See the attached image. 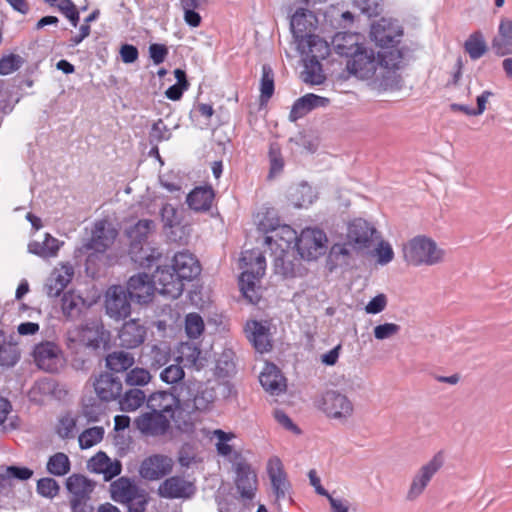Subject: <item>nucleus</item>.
<instances>
[{"mask_svg":"<svg viewBox=\"0 0 512 512\" xmlns=\"http://www.w3.org/2000/svg\"><path fill=\"white\" fill-rule=\"evenodd\" d=\"M402 57L400 49L376 54L373 49L363 46L347 61L346 68L356 78L371 80L378 89L387 90L397 87L400 82L397 70Z\"/></svg>","mask_w":512,"mask_h":512,"instance_id":"1","label":"nucleus"},{"mask_svg":"<svg viewBox=\"0 0 512 512\" xmlns=\"http://www.w3.org/2000/svg\"><path fill=\"white\" fill-rule=\"evenodd\" d=\"M378 238L375 226L363 218L347 223L344 242L332 246L330 256L341 264H348L355 254L368 249Z\"/></svg>","mask_w":512,"mask_h":512,"instance_id":"2","label":"nucleus"},{"mask_svg":"<svg viewBox=\"0 0 512 512\" xmlns=\"http://www.w3.org/2000/svg\"><path fill=\"white\" fill-rule=\"evenodd\" d=\"M403 259L412 267L436 266L446 259V250L431 237L417 235L402 246Z\"/></svg>","mask_w":512,"mask_h":512,"instance_id":"3","label":"nucleus"},{"mask_svg":"<svg viewBox=\"0 0 512 512\" xmlns=\"http://www.w3.org/2000/svg\"><path fill=\"white\" fill-rule=\"evenodd\" d=\"M240 268L242 269L239 277L240 290L250 303L256 304L260 300L258 283L266 269L265 257L258 249L246 250L240 257Z\"/></svg>","mask_w":512,"mask_h":512,"instance_id":"4","label":"nucleus"},{"mask_svg":"<svg viewBox=\"0 0 512 512\" xmlns=\"http://www.w3.org/2000/svg\"><path fill=\"white\" fill-rule=\"evenodd\" d=\"M317 407L327 418L340 424L348 423L355 415L353 401L338 390L325 391L318 399Z\"/></svg>","mask_w":512,"mask_h":512,"instance_id":"5","label":"nucleus"},{"mask_svg":"<svg viewBox=\"0 0 512 512\" xmlns=\"http://www.w3.org/2000/svg\"><path fill=\"white\" fill-rule=\"evenodd\" d=\"M443 465L444 455L442 452H437L414 474L405 494V499L409 502L416 501L425 492L430 481Z\"/></svg>","mask_w":512,"mask_h":512,"instance_id":"6","label":"nucleus"},{"mask_svg":"<svg viewBox=\"0 0 512 512\" xmlns=\"http://www.w3.org/2000/svg\"><path fill=\"white\" fill-rule=\"evenodd\" d=\"M327 241L323 230L307 227L299 234L295 248L302 259L315 260L325 253Z\"/></svg>","mask_w":512,"mask_h":512,"instance_id":"7","label":"nucleus"},{"mask_svg":"<svg viewBox=\"0 0 512 512\" xmlns=\"http://www.w3.org/2000/svg\"><path fill=\"white\" fill-rule=\"evenodd\" d=\"M235 472V486L241 498L252 500L257 490V475L240 452L231 460Z\"/></svg>","mask_w":512,"mask_h":512,"instance_id":"8","label":"nucleus"},{"mask_svg":"<svg viewBox=\"0 0 512 512\" xmlns=\"http://www.w3.org/2000/svg\"><path fill=\"white\" fill-rule=\"evenodd\" d=\"M403 30L397 21L392 19L381 18L372 24L370 37L375 44L385 51L398 49L401 42Z\"/></svg>","mask_w":512,"mask_h":512,"instance_id":"9","label":"nucleus"},{"mask_svg":"<svg viewBox=\"0 0 512 512\" xmlns=\"http://www.w3.org/2000/svg\"><path fill=\"white\" fill-rule=\"evenodd\" d=\"M66 340L70 348L78 346L98 348L103 341V326L94 321L75 326L67 331Z\"/></svg>","mask_w":512,"mask_h":512,"instance_id":"10","label":"nucleus"},{"mask_svg":"<svg viewBox=\"0 0 512 512\" xmlns=\"http://www.w3.org/2000/svg\"><path fill=\"white\" fill-rule=\"evenodd\" d=\"M33 358L39 369L54 373L63 366V354L59 346L53 342L37 344L33 350Z\"/></svg>","mask_w":512,"mask_h":512,"instance_id":"11","label":"nucleus"},{"mask_svg":"<svg viewBox=\"0 0 512 512\" xmlns=\"http://www.w3.org/2000/svg\"><path fill=\"white\" fill-rule=\"evenodd\" d=\"M196 491L195 481L178 475L166 478L158 487V495L166 499H191Z\"/></svg>","mask_w":512,"mask_h":512,"instance_id":"12","label":"nucleus"},{"mask_svg":"<svg viewBox=\"0 0 512 512\" xmlns=\"http://www.w3.org/2000/svg\"><path fill=\"white\" fill-rule=\"evenodd\" d=\"M118 231L108 219H100L94 222L91 238L86 244L88 250L104 253L114 243Z\"/></svg>","mask_w":512,"mask_h":512,"instance_id":"13","label":"nucleus"},{"mask_svg":"<svg viewBox=\"0 0 512 512\" xmlns=\"http://www.w3.org/2000/svg\"><path fill=\"white\" fill-rule=\"evenodd\" d=\"M174 467V461L164 454H153L146 457L139 466V475L148 481L159 480L170 474Z\"/></svg>","mask_w":512,"mask_h":512,"instance_id":"14","label":"nucleus"},{"mask_svg":"<svg viewBox=\"0 0 512 512\" xmlns=\"http://www.w3.org/2000/svg\"><path fill=\"white\" fill-rule=\"evenodd\" d=\"M266 471L276 499L286 498L290 492L291 483L281 459L278 456L270 457L266 464Z\"/></svg>","mask_w":512,"mask_h":512,"instance_id":"15","label":"nucleus"},{"mask_svg":"<svg viewBox=\"0 0 512 512\" xmlns=\"http://www.w3.org/2000/svg\"><path fill=\"white\" fill-rule=\"evenodd\" d=\"M152 281L155 283V290L172 299L178 298L184 290V283L180 281L172 268L167 266L158 267Z\"/></svg>","mask_w":512,"mask_h":512,"instance_id":"16","label":"nucleus"},{"mask_svg":"<svg viewBox=\"0 0 512 512\" xmlns=\"http://www.w3.org/2000/svg\"><path fill=\"white\" fill-rule=\"evenodd\" d=\"M105 298L106 312L110 317L122 319L130 315V301L122 286L113 285L108 288Z\"/></svg>","mask_w":512,"mask_h":512,"instance_id":"17","label":"nucleus"},{"mask_svg":"<svg viewBox=\"0 0 512 512\" xmlns=\"http://www.w3.org/2000/svg\"><path fill=\"white\" fill-rule=\"evenodd\" d=\"M317 24V17L312 11L304 8L297 9L290 20V30L296 45L300 40H305L308 35H313Z\"/></svg>","mask_w":512,"mask_h":512,"instance_id":"18","label":"nucleus"},{"mask_svg":"<svg viewBox=\"0 0 512 512\" xmlns=\"http://www.w3.org/2000/svg\"><path fill=\"white\" fill-rule=\"evenodd\" d=\"M491 49L498 57L512 56V17L499 19L497 32L491 39Z\"/></svg>","mask_w":512,"mask_h":512,"instance_id":"19","label":"nucleus"},{"mask_svg":"<svg viewBox=\"0 0 512 512\" xmlns=\"http://www.w3.org/2000/svg\"><path fill=\"white\" fill-rule=\"evenodd\" d=\"M135 425L146 436H161L168 431L170 420L164 414L151 411L139 415L135 419Z\"/></svg>","mask_w":512,"mask_h":512,"instance_id":"20","label":"nucleus"},{"mask_svg":"<svg viewBox=\"0 0 512 512\" xmlns=\"http://www.w3.org/2000/svg\"><path fill=\"white\" fill-rule=\"evenodd\" d=\"M74 268L70 263H62L55 267L45 283V291L49 297H58L72 281Z\"/></svg>","mask_w":512,"mask_h":512,"instance_id":"21","label":"nucleus"},{"mask_svg":"<svg viewBox=\"0 0 512 512\" xmlns=\"http://www.w3.org/2000/svg\"><path fill=\"white\" fill-rule=\"evenodd\" d=\"M127 292L131 299L139 303H148L154 295L155 283L146 273H138L129 278Z\"/></svg>","mask_w":512,"mask_h":512,"instance_id":"22","label":"nucleus"},{"mask_svg":"<svg viewBox=\"0 0 512 512\" xmlns=\"http://www.w3.org/2000/svg\"><path fill=\"white\" fill-rule=\"evenodd\" d=\"M171 268L181 282L194 279L201 271L198 260L188 251L176 253L173 257Z\"/></svg>","mask_w":512,"mask_h":512,"instance_id":"23","label":"nucleus"},{"mask_svg":"<svg viewBox=\"0 0 512 512\" xmlns=\"http://www.w3.org/2000/svg\"><path fill=\"white\" fill-rule=\"evenodd\" d=\"M363 36L359 33L339 32L332 38V47L340 55L351 59L364 45Z\"/></svg>","mask_w":512,"mask_h":512,"instance_id":"24","label":"nucleus"},{"mask_svg":"<svg viewBox=\"0 0 512 512\" xmlns=\"http://www.w3.org/2000/svg\"><path fill=\"white\" fill-rule=\"evenodd\" d=\"M299 53L307 59L322 60L330 53V46L318 35H308L305 40H300L297 44Z\"/></svg>","mask_w":512,"mask_h":512,"instance_id":"25","label":"nucleus"},{"mask_svg":"<svg viewBox=\"0 0 512 512\" xmlns=\"http://www.w3.org/2000/svg\"><path fill=\"white\" fill-rule=\"evenodd\" d=\"M329 103V98L322 97L313 93H308L294 102L289 114V120L295 122L307 115L313 109L326 107L329 105Z\"/></svg>","mask_w":512,"mask_h":512,"instance_id":"26","label":"nucleus"},{"mask_svg":"<svg viewBox=\"0 0 512 512\" xmlns=\"http://www.w3.org/2000/svg\"><path fill=\"white\" fill-rule=\"evenodd\" d=\"M177 361L183 367L201 370L206 364V358L202 353L200 347L195 343L182 342L178 347Z\"/></svg>","mask_w":512,"mask_h":512,"instance_id":"27","label":"nucleus"},{"mask_svg":"<svg viewBox=\"0 0 512 512\" xmlns=\"http://www.w3.org/2000/svg\"><path fill=\"white\" fill-rule=\"evenodd\" d=\"M146 336L145 327L138 320L125 322L119 331V341L122 347L133 349L140 346Z\"/></svg>","mask_w":512,"mask_h":512,"instance_id":"28","label":"nucleus"},{"mask_svg":"<svg viewBox=\"0 0 512 512\" xmlns=\"http://www.w3.org/2000/svg\"><path fill=\"white\" fill-rule=\"evenodd\" d=\"M94 390L101 400L111 401L121 394L122 382L109 373H102L94 381Z\"/></svg>","mask_w":512,"mask_h":512,"instance_id":"29","label":"nucleus"},{"mask_svg":"<svg viewBox=\"0 0 512 512\" xmlns=\"http://www.w3.org/2000/svg\"><path fill=\"white\" fill-rule=\"evenodd\" d=\"M245 333L257 352L264 353L271 349L269 329L261 322L256 320L248 321L245 326Z\"/></svg>","mask_w":512,"mask_h":512,"instance_id":"30","label":"nucleus"},{"mask_svg":"<svg viewBox=\"0 0 512 512\" xmlns=\"http://www.w3.org/2000/svg\"><path fill=\"white\" fill-rule=\"evenodd\" d=\"M88 468L94 473L102 474L105 480H110L121 473L122 465L119 460H112L100 451L89 460Z\"/></svg>","mask_w":512,"mask_h":512,"instance_id":"31","label":"nucleus"},{"mask_svg":"<svg viewBox=\"0 0 512 512\" xmlns=\"http://www.w3.org/2000/svg\"><path fill=\"white\" fill-rule=\"evenodd\" d=\"M274 270L276 274H280L285 278L296 277L300 274L301 263L296 260L291 249L279 250L275 249Z\"/></svg>","mask_w":512,"mask_h":512,"instance_id":"32","label":"nucleus"},{"mask_svg":"<svg viewBox=\"0 0 512 512\" xmlns=\"http://www.w3.org/2000/svg\"><path fill=\"white\" fill-rule=\"evenodd\" d=\"M296 231L288 226L282 225L273 230V235L265 237V243L269 246L272 254L279 250H287L292 248V244L297 241Z\"/></svg>","mask_w":512,"mask_h":512,"instance_id":"33","label":"nucleus"},{"mask_svg":"<svg viewBox=\"0 0 512 512\" xmlns=\"http://www.w3.org/2000/svg\"><path fill=\"white\" fill-rule=\"evenodd\" d=\"M262 387L272 395H279L286 389V381L278 367L267 363L259 376Z\"/></svg>","mask_w":512,"mask_h":512,"instance_id":"34","label":"nucleus"},{"mask_svg":"<svg viewBox=\"0 0 512 512\" xmlns=\"http://www.w3.org/2000/svg\"><path fill=\"white\" fill-rule=\"evenodd\" d=\"M69 497L91 498L96 483L84 475L72 474L65 482Z\"/></svg>","mask_w":512,"mask_h":512,"instance_id":"35","label":"nucleus"},{"mask_svg":"<svg viewBox=\"0 0 512 512\" xmlns=\"http://www.w3.org/2000/svg\"><path fill=\"white\" fill-rule=\"evenodd\" d=\"M140 491L133 481L125 477L117 479L110 486L111 498L122 504L133 500Z\"/></svg>","mask_w":512,"mask_h":512,"instance_id":"36","label":"nucleus"},{"mask_svg":"<svg viewBox=\"0 0 512 512\" xmlns=\"http://www.w3.org/2000/svg\"><path fill=\"white\" fill-rule=\"evenodd\" d=\"M63 244V241H60L49 233H45L44 240L42 242L31 241L28 244V251L41 258H53L57 256L58 251Z\"/></svg>","mask_w":512,"mask_h":512,"instance_id":"37","label":"nucleus"},{"mask_svg":"<svg viewBox=\"0 0 512 512\" xmlns=\"http://www.w3.org/2000/svg\"><path fill=\"white\" fill-rule=\"evenodd\" d=\"M212 187H196L187 196V204L194 211H208L214 199Z\"/></svg>","mask_w":512,"mask_h":512,"instance_id":"38","label":"nucleus"},{"mask_svg":"<svg viewBox=\"0 0 512 512\" xmlns=\"http://www.w3.org/2000/svg\"><path fill=\"white\" fill-rule=\"evenodd\" d=\"M178 399L166 391L152 393L147 399V407L156 413H170L177 406Z\"/></svg>","mask_w":512,"mask_h":512,"instance_id":"39","label":"nucleus"},{"mask_svg":"<svg viewBox=\"0 0 512 512\" xmlns=\"http://www.w3.org/2000/svg\"><path fill=\"white\" fill-rule=\"evenodd\" d=\"M86 307L85 299L74 291L64 293L62 297L61 309L65 317L69 320H75L80 317Z\"/></svg>","mask_w":512,"mask_h":512,"instance_id":"40","label":"nucleus"},{"mask_svg":"<svg viewBox=\"0 0 512 512\" xmlns=\"http://www.w3.org/2000/svg\"><path fill=\"white\" fill-rule=\"evenodd\" d=\"M134 363V356L125 351H114L106 357L107 368L115 373L127 371Z\"/></svg>","mask_w":512,"mask_h":512,"instance_id":"41","label":"nucleus"},{"mask_svg":"<svg viewBox=\"0 0 512 512\" xmlns=\"http://www.w3.org/2000/svg\"><path fill=\"white\" fill-rule=\"evenodd\" d=\"M464 49L472 60H478L488 50L485 37L481 31H475L469 35L464 43Z\"/></svg>","mask_w":512,"mask_h":512,"instance_id":"42","label":"nucleus"},{"mask_svg":"<svg viewBox=\"0 0 512 512\" xmlns=\"http://www.w3.org/2000/svg\"><path fill=\"white\" fill-rule=\"evenodd\" d=\"M302 79L305 83L311 85L322 84L326 77L323 73L320 61L304 58V70L302 72Z\"/></svg>","mask_w":512,"mask_h":512,"instance_id":"43","label":"nucleus"},{"mask_svg":"<svg viewBox=\"0 0 512 512\" xmlns=\"http://www.w3.org/2000/svg\"><path fill=\"white\" fill-rule=\"evenodd\" d=\"M316 199L313 188L307 183H301L290 193L291 203L298 208L308 207Z\"/></svg>","mask_w":512,"mask_h":512,"instance_id":"44","label":"nucleus"},{"mask_svg":"<svg viewBox=\"0 0 512 512\" xmlns=\"http://www.w3.org/2000/svg\"><path fill=\"white\" fill-rule=\"evenodd\" d=\"M71 462L69 457L63 452H57L49 457L46 470L49 474L57 477L64 476L69 473Z\"/></svg>","mask_w":512,"mask_h":512,"instance_id":"45","label":"nucleus"},{"mask_svg":"<svg viewBox=\"0 0 512 512\" xmlns=\"http://www.w3.org/2000/svg\"><path fill=\"white\" fill-rule=\"evenodd\" d=\"M212 436L217 439L215 443L217 453L222 457H229V461L231 462L233 454L236 451H233L229 442L233 440L236 435L233 432H225L221 429H216L212 432Z\"/></svg>","mask_w":512,"mask_h":512,"instance_id":"46","label":"nucleus"},{"mask_svg":"<svg viewBox=\"0 0 512 512\" xmlns=\"http://www.w3.org/2000/svg\"><path fill=\"white\" fill-rule=\"evenodd\" d=\"M146 396L140 389H130L120 400V408L122 411H135L145 401Z\"/></svg>","mask_w":512,"mask_h":512,"instance_id":"47","label":"nucleus"},{"mask_svg":"<svg viewBox=\"0 0 512 512\" xmlns=\"http://www.w3.org/2000/svg\"><path fill=\"white\" fill-rule=\"evenodd\" d=\"M155 229L153 220L142 219L139 220L128 231V236L133 242H141Z\"/></svg>","mask_w":512,"mask_h":512,"instance_id":"48","label":"nucleus"},{"mask_svg":"<svg viewBox=\"0 0 512 512\" xmlns=\"http://www.w3.org/2000/svg\"><path fill=\"white\" fill-rule=\"evenodd\" d=\"M261 101H268L274 93V74L272 68L264 64L260 81Z\"/></svg>","mask_w":512,"mask_h":512,"instance_id":"49","label":"nucleus"},{"mask_svg":"<svg viewBox=\"0 0 512 512\" xmlns=\"http://www.w3.org/2000/svg\"><path fill=\"white\" fill-rule=\"evenodd\" d=\"M104 436V429L99 426L84 430L79 436V446L81 449H89L99 443Z\"/></svg>","mask_w":512,"mask_h":512,"instance_id":"50","label":"nucleus"},{"mask_svg":"<svg viewBox=\"0 0 512 512\" xmlns=\"http://www.w3.org/2000/svg\"><path fill=\"white\" fill-rule=\"evenodd\" d=\"M205 329L202 317L198 313H189L185 317V332L191 339L199 338Z\"/></svg>","mask_w":512,"mask_h":512,"instance_id":"51","label":"nucleus"},{"mask_svg":"<svg viewBox=\"0 0 512 512\" xmlns=\"http://www.w3.org/2000/svg\"><path fill=\"white\" fill-rule=\"evenodd\" d=\"M56 432L62 439L74 438L77 433L76 419L69 414L62 416L58 421Z\"/></svg>","mask_w":512,"mask_h":512,"instance_id":"52","label":"nucleus"},{"mask_svg":"<svg viewBox=\"0 0 512 512\" xmlns=\"http://www.w3.org/2000/svg\"><path fill=\"white\" fill-rule=\"evenodd\" d=\"M151 381V374L147 369L135 367L126 373L125 383L129 386H145Z\"/></svg>","mask_w":512,"mask_h":512,"instance_id":"53","label":"nucleus"},{"mask_svg":"<svg viewBox=\"0 0 512 512\" xmlns=\"http://www.w3.org/2000/svg\"><path fill=\"white\" fill-rule=\"evenodd\" d=\"M36 490L41 496L53 499L59 494L60 486L55 479L45 477L37 481Z\"/></svg>","mask_w":512,"mask_h":512,"instance_id":"54","label":"nucleus"},{"mask_svg":"<svg viewBox=\"0 0 512 512\" xmlns=\"http://www.w3.org/2000/svg\"><path fill=\"white\" fill-rule=\"evenodd\" d=\"M150 367L153 369H159L166 365L170 360V352L166 347H160L154 345L150 350Z\"/></svg>","mask_w":512,"mask_h":512,"instance_id":"55","label":"nucleus"},{"mask_svg":"<svg viewBox=\"0 0 512 512\" xmlns=\"http://www.w3.org/2000/svg\"><path fill=\"white\" fill-rule=\"evenodd\" d=\"M172 132L162 119H158L151 127L149 137L151 143L167 141L171 138Z\"/></svg>","mask_w":512,"mask_h":512,"instance_id":"56","label":"nucleus"},{"mask_svg":"<svg viewBox=\"0 0 512 512\" xmlns=\"http://www.w3.org/2000/svg\"><path fill=\"white\" fill-rule=\"evenodd\" d=\"M216 369L223 376H228L234 372V353L232 350L227 349L217 359Z\"/></svg>","mask_w":512,"mask_h":512,"instance_id":"57","label":"nucleus"},{"mask_svg":"<svg viewBox=\"0 0 512 512\" xmlns=\"http://www.w3.org/2000/svg\"><path fill=\"white\" fill-rule=\"evenodd\" d=\"M374 256L379 265H387L394 258V251L391 244L387 241H380L374 250Z\"/></svg>","mask_w":512,"mask_h":512,"instance_id":"58","label":"nucleus"},{"mask_svg":"<svg viewBox=\"0 0 512 512\" xmlns=\"http://www.w3.org/2000/svg\"><path fill=\"white\" fill-rule=\"evenodd\" d=\"M160 214L164 228H174L180 224L181 219L177 209L171 204L163 205Z\"/></svg>","mask_w":512,"mask_h":512,"instance_id":"59","label":"nucleus"},{"mask_svg":"<svg viewBox=\"0 0 512 512\" xmlns=\"http://www.w3.org/2000/svg\"><path fill=\"white\" fill-rule=\"evenodd\" d=\"M183 367L179 364H172L166 367L161 373L160 378L167 384H175L184 378Z\"/></svg>","mask_w":512,"mask_h":512,"instance_id":"60","label":"nucleus"},{"mask_svg":"<svg viewBox=\"0 0 512 512\" xmlns=\"http://www.w3.org/2000/svg\"><path fill=\"white\" fill-rule=\"evenodd\" d=\"M22 58L16 54H10L0 59V75H8L18 70L22 65Z\"/></svg>","mask_w":512,"mask_h":512,"instance_id":"61","label":"nucleus"},{"mask_svg":"<svg viewBox=\"0 0 512 512\" xmlns=\"http://www.w3.org/2000/svg\"><path fill=\"white\" fill-rule=\"evenodd\" d=\"M19 360V353L14 345L0 346V365L10 367L17 363Z\"/></svg>","mask_w":512,"mask_h":512,"instance_id":"62","label":"nucleus"},{"mask_svg":"<svg viewBox=\"0 0 512 512\" xmlns=\"http://www.w3.org/2000/svg\"><path fill=\"white\" fill-rule=\"evenodd\" d=\"M214 401V395L211 390L198 391L193 399L194 408L199 411L208 410Z\"/></svg>","mask_w":512,"mask_h":512,"instance_id":"63","label":"nucleus"},{"mask_svg":"<svg viewBox=\"0 0 512 512\" xmlns=\"http://www.w3.org/2000/svg\"><path fill=\"white\" fill-rule=\"evenodd\" d=\"M399 331H400V326L395 323L380 324V325H377L373 330L374 337L377 340L389 339V338L395 336L396 334H398Z\"/></svg>","mask_w":512,"mask_h":512,"instance_id":"64","label":"nucleus"}]
</instances>
